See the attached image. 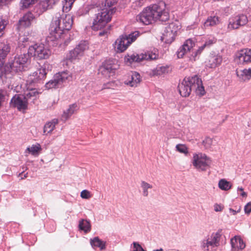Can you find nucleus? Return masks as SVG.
Masks as SVG:
<instances>
[{"mask_svg": "<svg viewBox=\"0 0 251 251\" xmlns=\"http://www.w3.org/2000/svg\"><path fill=\"white\" fill-rule=\"evenodd\" d=\"M240 195L242 197H244V198H246L247 197V193L245 192H242L240 194Z\"/></svg>", "mask_w": 251, "mask_h": 251, "instance_id": "51", "label": "nucleus"}, {"mask_svg": "<svg viewBox=\"0 0 251 251\" xmlns=\"http://www.w3.org/2000/svg\"><path fill=\"white\" fill-rule=\"evenodd\" d=\"M229 211L230 212H231L233 213V215H235V214H236L237 213V212H236V210H233V209H232L231 208L229 209Z\"/></svg>", "mask_w": 251, "mask_h": 251, "instance_id": "53", "label": "nucleus"}, {"mask_svg": "<svg viewBox=\"0 0 251 251\" xmlns=\"http://www.w3.org/2000/svg\"><path fill=\"white\" fill-rule=\"evenodd\" d=\"M158 50H153V51H149L145 53L132 54L130 55H127L125 56V60L126 62L132 63V62H140L146 60H155L158 58Z\"/></svg>", "mask_w": 251, "mask_h": 251, "instance_id": "9", "label": "nucleus"}, {"mask_svg": "<svg viewBox=\"0 0 251 251\" xmlns=\"http://www.w3.org/2000/svg\"><path fill=\"white\" fill-rule=\"evenodd\" d=\"M70 75L67 72H62L55 74L53 78L46 83L45 87L48 89L58 88L67 80Z\"/></svg>", "mask_w": 251, "mask_h": 251, "instance_id": "13", "label": "nucleus"}, {"mask_svg": "<svg viewBox=\"0 0 251 251\" xmlns=\"http://www.w3.org/2000/svg\"><path fill=\"white\" fill-rule=\"evenodd\" d=\"M117 69V65L112 63L111 61H105L99 67V74L108 78L115 74Z\"/></svg>", "mask_w": 251, "mask_h": 251, "instance_id": "15", "label": "nucleus"}, {"mask_svg": "<svg viewBox=\"0 0 251 251\" xmlns=\"http://www.w3.org/2000/svg\"><path fill=\"white\" fill-rule=\"evenodd\" d=\"M104 34V31H102V32L101 31V32H99V35L100 36H101L103 35Z\"/></svg>", "mask_w": 251, "mask_h": 251, "instance_id": "55", "label": "nucleus"}, {"mask_svg": "<svg viewBox=\"0 0 251 251\" xmlns=\"http://www.w3.org/2000/svg\"><path fill=\"white\" fill-rule=\"evenodd\" d=\"M38 75V77L34 78V81H41L46 76L47 70L45 67H42L37 70Z\"/></svg>", "mask_w": 251, "mask_h": 251, "instance_id": "35", "label": "nucleus"}, {"mask_svg": "<svg viewBox=\"0 0 251 251\" xmlns=\"http://www.w3.org/2000/svg\"><path fill=\"white\" fill-rule=\"evenodd\" d=\"M165 9V3L161 1L144 9L136 16V20L145 25L151 24L152 22L157 20L162 22L166 21L169 19V16Z\"/></svg>", "mask_w": 251, "mask_h": 251, "instance_id": "2", "label": "nucleus"}, {"mask_svg": "<svg viewBox=\"0 0 251 251\" xmlns=\"http://www.w3.org/2000/svg\"><path fill=\"white\" fill-rule=\"evenodd\" d=\"M214 210L216 212L221 211L223 209L222 206L218 204H215L214 206Z\"/></svg>", "mask_w": 251, "mask_h": 251, "instance_id": "50", "label": "nucleus"}, {"mask_svg": "<svg viewBox=\"0 0 251 251\" xmlns=\"http://www.w3.org/2000/svg\"><path fill=\"white\" fill-rule=\"evenodd\" d=\"M141 187L142 189V195L144 197L149 195V190L152 188V185L145 181L142 180L141 182Z\"/></svg>", "mask_w": 251, "mask_h": 251, "instance_id": "33", "label": "nucleus"}, {"mask_svg": "<svg viewBox=\"0 0 251 251\" xmlns=\"http://www.w3.org/2000/svg\"><path fill=\"white\" fill-rule=\"evenodd\" d=\"M28 103L25 97L21 95H15L11 100L10 104L19 110H25Z\"/></svg>", "mask_w": 251, "mask_h": 251, "instance_id": "16", "label": "nucleus"}, {"mask_svg": "<svg viewBox=\"0 0 251 251\" xmlns=\"http://www.w3.org/2000/svg\"><path fill=\"white\" fill-rule=\"evenodd\" d=\"M177 151L180 153L187 154L188 152V149L185 145L178 144L176 147Z\"/></svg>", "mask_w": 251, "mask_h": 251, "instance_id": "39", "label": "nucleus"}, {"mask_svg": "<svg viewBox=\"0 0 251 251\" xmlns=\"http://www.w3.org/2000/svg\"><path fill=\"white\" fill-rule=\"evenodd\" d=\"M180 28L178 22L170 23L166 27L162 36V40L167 44H171L175 40L177 32Z\"/></svg>", "mask_w": 251, "mask_h": 251, "instance_id": "10", "label": "nucleus"}, {"mask_svg": "<svg viewBox=\"0 0 251 251\" xmlns=\"http://www.w3.org/2000/svg\"><path fill=\"white\" fill-rule=\"evenodd\" d=\"M239 211H240V209H238L237 211H236V212H237V213L239 212Z\"/></svg>", "mask_w": 251, "mask_h": 251, "instance_id": "61", "label": "nucleus"}, {"mask_svg": "<svg viewBox=\"0 0 251 251\" xmlns=\"http://www.w3.org/2000/svg\"><path fill=\"white\" fill-rule=\"evenodd\" d=\"M140 35V33L139 31H135L127 35V38L131 44L134 42Z\"/></svg>", "mask_w": 251, "mask_h": 251, "instance_id": "37", "label": "nucleus"}, {"mask_svg": "<svg viewBox=\"0 0 251 251\" xmlns=\"http://www.w3.org/2000/svg\"><path fill=\"white\" fill-rule=\"evenodd\" d=\"M1 69L0 68V71L1 70Z\"/></svg>", "mask_w": 251, "mask_h": 251, "instance_id": "62", "label": "nucleus"}, {"mask_svg": "<svg viewBox=\"0 0 251 251\" xmlns=\"http://www.w3.org/2000/svg\"><path fill=\"white\" fill-rule=\"evenodd\" d=\"M222 57L218 54H210L206 62V66L210 68H215L220 65L222 62Z\"/></svg>", "mask_w": 251, "mask_h": 251, "instance_id": "19", "label": "nucleus"}, {"mask_svg": "<svg viewBox=\"0 0 251 251\" xmlns=\"http://www.w3.org/2000/svg\"><path fill=\"white\" fill-rule=\"evenodd\" d=\"M79 228L85 232H88L91 230V225L89 222L83 219L81 220L79 223Z\"/></svg>", "mask_w": 251, "mask_h": 251, "instance_id": "34", "label": "nucleus"}, {"mask_svg": "<svg viewBox=\"0 0 251 251\" xmlns=\"http://www.w3.org/2000/svg\"><path fill=\"white\" fill-rule=\"evenodd\" d=\"M23 173H24V172H22L21 173H20V174H19V176H22V175H23Z\"/></svg>", "mask_w": 251, "mask_h": 251, "instance_id": "60", "label": "nucleus"}, {"mask_svg": "<svg viewBox=\"0 0 251 251\" xmlns=\"http://www.w3.org/2000/svg\"><path fill=\"white\" fill-rule=\"evenodd\" d=\"M211 163V160L205 154L200 153L193 155V165L199 171H205L209 167Z\"/></svg>", "mask_w": 251, "mask_h": 251, "instance_id": "11", "label": "nucleus"}, {"mask_svg": "<svg viewBox=\"0 0 251 251\" xmlns=\"http://www.w3.org/2000/svg\"><path fill=\"white\" fill-rule=\"evenodd\" d=\"M133 250L132 251H146L138 243L133 242Z\"/></svg>", "mask_w": 251, "mask_h": 251, "instance_id": "44", "label": "nucleus"}, {"mask_svg": "<svg viewBox=\"0 0 251 251\" xmlns=\"http://www.w3.org/2000/svg\"><path fill=\"white\" fill-rule=\"evenodd\" d=\"M39 92L36 89H31L25 92L23 96L27 100L28 103H34V101L36 100Z\"/></svg>", "mask_w": 251, "mask_h": 251, "instance_id": "24", "label": "nucleus"}, {"mask_svg": "<svg viewBox=\"0 0 251 251\" xmlns=\"http://www.w3.org/2000/svg\"><path fill=\"white\" fill-rule=\"evenodd\" d=\"M212 143V139L210 137H206L203 141V144L206 148H208L210 147Z\"/></svg>", "mask_w": 251, "mask_h": 251, "instance_id": "42", "label": "nucleus"}, {"mask_svg": "<svg viewBox=\"0 0 251 251\" xmlns=\"http://www.w3.org/2000/svg\"><path fill=\"white\" fill-rule=\"evenodd\" d=\"M1 75H0V77H2V76H3L4 75L3 74V72L2 71H1Z\"/></svg>", "mask_w": 251, "mask_h": 251, "instance_id": "59", "label": "nucleus"}, {"mask_svg": "<svg viewBox=\"0 0 251 251\" xmlns=\"http://www.w3.org/2000/svg\"><path fill=\"white\" fill-rule=\"evenodd\" d=\"M38 72H35L33 73L32 75H30L29 78H28V81L30 82V83H36L40 82L41 81H34V78L36 77H38Z\"/></svg>", "mask_w": 251, "mask_h": 251, "instance_id": "41", "label": "nucleus"}, {"mask_svg": "<svg viewBox=\"0 0 251 251\" xmlns=\"http://www.w3.org/2000/svg\"><path fill=\"white\" fill-rule=\"evenodd\" d=\"M67 2L68 1L69 5H72L75 0H65Z\"/></svg>", "mask_w": 251, "mask_h": 251, "instance_id": "52", "label": "nucleus"}, {"mask_svg": "<svg viewBox=\"0 0 251 251\" xmlns=\"http://www.w3.org/2000/svg\"><path fill=\"white\" fill-rule=\"evenodd\" d=\"M29 55L34 56L38 60L47 59L51 54L49 48L42 43H36L28 48Z\"/></svg>", "mask_w": 251, "mask_h": 251, "instance_id": "7", "label": "nucleus"}, {"mask_svg": "<svg viewBox=\"0 0 251 251\" xmlns=\"http://www.w3.org/2000/svg\"><path fill=\"white\" fill-rule=\"evenodd\" d=\"M236 74L240 81H246L251 78V68L241 70H236Z\"/></svg>", "mask_w": 251, "mask_h": 251, "instance_id": "23", "label": "nucleus"}, {"mask_svg": "<svg viewBox=\"0 0 251 251\" xmlns=\"http://www.w3.org/2000/svg\"><path fill=\"white\" fill-rule=\"evenodd\" d=\"M245 213L249 214L251 213V202H248L244 207Z\"/></svg>", "mask_w": 251, "mask_h": 251, "instance_id": "46", "label": "nucleus"}, {"mask_svg": "<svg viewBox=\"0 0 251 251\" xmlns=\"http://www.w3.org/2000/svg\"><path fill=\"white\" fill-rule=\"evenodd\" d=\"M218 187L222 190L228 191L232 187V184L226 179H221L218 183Z\"/></svg>", "mask_w": 251, "mask_h": 251, "instance_id": "32", "label": "nucleus"}, {"mask_svg": "<svg viewBox=\"0 0 251 251\" xmlns=\"http://www.w3.org/2000/svg\"><path fill=\"white\" fill-rule=\"evenodd\" d=\"M237 57L242 63L251 62V49H245L240 50L237 54Z\"/></svg>", "mask_w": 251, "mask_h": 251, "instance_id": "21", "label": "nucleus"}, {"mask_svg": "<svg viewBox=\"0 0 251 251\" xmlns=\"http://www.w3.org/2000/svg\"><path fill=\"white\" fill-rule=\"evenodd\" d=\"M244 190V189L241 187H238V188H237V191H241V192H243Z\"/></svg>", "mask_w": 251, "mask_h": 251, "instance_id": "54", "label": "nucleus"}, {"mask_svg": "<svg viewBox=\"0 0 251 251\" xmlns=\"http://www.w3.org/2000/svg\"><path fill=\"white\" fill-rule=\"evenodd\" d=\"M220 23L219 18L216 16H211L207 18L204 23L205 27L215 26Z\"/></svg>", "mask_w": 251, "mask_h": 251, "instance_id": "28", "label": "nucleus"}, {"mask_svg": "<svg viewBox=\"0 0 251 251\" xmlns=\"http://www.w3.org/2000/svg\"><path fill=\"white\" fill-rule=\"evenodd\" d=\"M84 10L85 9H79L76 13V15L77 16H80L84 15V14H86L87 12V10L85 9L86 12H84Z\"/></svg>", "mask_w": 251, "mask_h": 251, "instance_id": "49", "label": "nucleus"}, {"mask_svg": "<svg viewBox=\"0 0 251 251\" xmlns=\"http://www.w3.org/2000/svg\"><path fill=\"white\" fill-rule=\"evenodd\" d=\"M69 42H70V41H69V40H66V41L65 42V43H64L65 45H67L69 44Z\"/></svg>", "mask_w": 251, "mask_h": 251, "instance_id": "57", "label": "nucleus"}, {"mask_svg": "<svg viewBox=\"0 0 251 251\" xmlns=\"http://www.w3.org/2000/svg\"><path fill=\"white\" fill-rule=\"evenodd\" d=\"M140 80L139 74L137 72H134L131 75V79L127 82L126 84L131 87H136L137 84L140 82Z\"/></svg>", "mask_w": 251, "mask_h": 251, "instance_id": "31", "label": "nucleus"}, {"mask_svg": "<svg viewBox=\"0 0 251 251\" xmlns=\"http://www.w3.org/2000/svg\"><path fill=\"white\" fill-rule=\"evenodd\" d=\"M178 90L180 95L184 97L189 96L192 91H194L197 95L201 96L205 93L202 81L197 75L185 77L178 84Z\"/></svg>", "mask_w": 251, "mask_h": 251, "instance_id": "4", "label": "nucleus"}, {"mask_svg": "<svg viewBox=\"0 0 251 251\" xmlns=\"http://www.w3.org/2000/svg\"><path fill=\"white\" fill-rule=\"evenodd\" d=\"M195 42L191 39L187 40L183 45L178 50L176 54L177 57L182 58L185 54L190 53L191 51L192 53L190 56H188L190 60L191 61H196L199 58V55L203 50V47H199V49L195 50L194 47L195 46Z\"/></svg>", "mask_w": 251, "mask_h": 251, "instance_id": "6", "label": "nucleus"}, {"mask_svg": "<svg viewBox=\"0 0 251 251\" xmlns=\"http://www.w3.org/2000/svg\"><path fill=\"white\" fill-rule=\"evenodd\" d=\"M89 48L88 43L86 41H81L73 50L66 54L63 60V65L67 61L70 62L75 59H79L84 54V52Z\"/></svg>", "mask_w": 251, "mask_h": 251, "instance_id": "8", "label": "nucleus"}, {"mask_svg": "<svg viewBox=\"0 0 251 251\" xmlns=\"http://www.w3.org/2000/svg\"><path fill=\"white\" fill-rule=\"evenodd\" d=\"M58 123L57 119H53L51 121L47 123L44 126V133L47 134L51 132L54 129L55 125Z\"/></svg>", "mask_w": 251, "mask_h": 251, "instance_id": "26", "label": "nucleus"}, {"mask_svg": "<svg viewBox=\"0 0 251 251\" xmlns=\"http://www.w3.org/2000/svg\"><path fill=\"white\" fill-rule=\"evenodd\" d=\"M221 234L219 232L212 233L207 239L203 240L201 242V248L203 251H211L215 247L219 245Z\"/></svg>", "mask_w": 251, "mask_h": 251, "instance_id": "12", "label": "nucleus"}, {"mask_svg": "<svg viewBox=\"0 0 251 251\" xmlns=\"http://www.w3.org/2000/svg\"><path fill=\"white\" fill-rule=\"evenodd\" d=\"M232 251H240L245 248V244L243 240L238 236H235L230 240Z\"/></svg>", "mask_w": 251, "mask_h": 251, "instance_id": "20", "label": "nucleus"}, {"mask_svg": "<svg viewBox=\"0 0 251 251\" xmlns=\"http://www.w3.org/2000/svg\"><path fill=\"white\" fill-rule=\"evenodd\" d=\"M37 0H21L20 4L22 8H26L33 4Z\"/></svg>", "mask_w": 251, "mask_h": 251, "instance_id": "38", "label": "nucleus"}, {"mask_svg": "<svg viewBox=\"0 0 251 251\" xmlns=\"http://www.w3.org/2000/svg\"><path fill=\"white\" fill-rule=\"evenodd\" d=\"M216 40L214 38L208 39L206 41L204 44L202 45L201 47H203V49L206 47H209L213 43H215Z\"/></svg>", "mask_w": 251, "mask_h": 251, "instance_id": "45", "label": "nucleus"}, {"mask_svg": "<svg viewBox=\"0 0 251 251\" xmlns=\"http://www.w3.org/2000/svg\"><path fill=\"white\" fill-rule=\"evenodd\" d=\"M10 47L4 43H0V68L1 69L4 64V59L10 52Z\"/></svg>", "mask_w": 251, "mask_h": 251, "instance_id": "22", "label": "nucleus"}, {"mask_svg": "<svg viewBox=\"0 0 251 251\" xmlns=\"http://www.w3.org/2000/svg\"><path fill=\"white\" fill-rule=\"evenodd\" d=\"M7 24V23L5 19L0 17V37L3 34V30Z\"/></svg>", "mask_w": 251, "mask_h": 251, "instance_id": "40", "label": "nucleus"}, {"mask_svg": "<svg viewBox=\"0 0 251 251\" xmlns=\"http://www.w3.org/2000/svg\"><path fill=\"white\" fill-rule=\"evenodd\" d=\"M115 48L119 52H123L130 45V42L128 40L126 35H123L117 39L115 43Z\"/></svg>", "mask_w": 251, "mask_h": 251, "instance_id": "17", "label": "nucleus"}, {"mask_svg": "<svg viewBox=\"0 0 251 251\" xmlns=\"http://www.w3.org/2000/svg\"><path fill=\"white\" fill-rule=\"evenodd\" d=\"M40 150H41V148L39 144L33 145L31 147L26 149V151L33 155H38Z\"/></svg>", "mask_w": 251, "mask_h": 251, "instance_id": "36", "label": "nucleus"}, {"mask_svg": "<svg viewBox=\"0 0 251 251\" xmlns=\"http://www.w3.org/2000/svg\"><path fill=\"white\" fill-rule=\"evenodd\" d=\"M34 18V16L31 12H27L25 14L22 18L19 21L17 25L18 29L20 30L22 28L29 27Z\"/></svg>", "mask_w": 251, "mask_h": 251, "instance_id": "18", "label": "nucleus"}, {"mask_svg": "<svg viewBox=\"0 0 251 251\" xmlns=\"http://www.w3.org/2000/svg\"><path fill=\"white\" fill-rule=\"evenodd\" d=\"M248 22V19L246 15L239 14L229 18L227 28L229 30L236 29L240 26L246 25Z\"/></svg>", "mask_w": 251, "mask_h": 251, "instance_id": "14", "label": "nucleus"}, {"mask_svg": "<svg viewBox=\"0 0 251 251\" xmlns=\"http://www.w3.org/2000/svg\"><path fill=\"white\" fill-rule=\"evenodd\" d=\"M117 0H97L96 4L101 9L98 10L93 17L91 28L94 30L103 28L111 21L113 9L109 8L112 6Z\"/></svg>", "mask_w": 251, "mask_h": 251, "instance_id": "3", "label": "nucleus"}, {"mask_svg": "<svg viewBox=\"0 0 251 251\" xmlns=\"http://www.w3.org/2000/svg\"><path fill=\"white\" fill-rule=\"evenodd\" d=\"M6 92L3 90H0V106H1L2 101L4 99V96L5 95Z\"/></svg>", "mask_w": 251, "mask_h": 251, "instance_id": "48", "label": "nucleus"}, {"mask_svg": "<svg viewBox=\"0 0 251 251\" xmlns=\"http://www.w3.org/2000/svg\"><path fill=\"white\" fill-rule=\"evenodd\" d=\"M77 108L76 103H73L69 106V107L64 111L62 115V120L66 121L76 111Z\"/></svg>", "mask_w": 251, "mask_h": 251, "instance_id": "25", "label": "nucleus"}, {"mask_svg": "<svg viewBox=\"0 0 251 251\" xmlns=\"http://www.w3.org/2000/svg\"><path fill=\"white\" fill-rule=\"evenodd\" d=\"M114 86V82L113 81L109 82L106 83H104L103 85L102 89H110L112 88Z\"/></svg>", "mask_w": 251, "mask_h": 251, "instance_id": "47", "label": "nucleus"}, {"mask_svg": "<svg viewBox=\"0 0 251 251\" xmlns=\"http://www.w3.org/2000/svg\"><path fill=\"white\" fill-rule=\"evenodd\" d=\"M91 246L94 248H99L101 250L105 248V242L100 239L98 237H95L90 240Z\"/></svg>", "mask_w": 251, "mask_h": 251, "instance_id": "27", "label": "nucleus"}, {"mask_svg": "<svg viewBox=\"0 0 251 251\" xmlns=\"http://www.w3.org/2000/svg\"><path fill=\"white\" fill-rule=\"evenodd\" d=\"M80 196L83 199H88L91 197L89 191L87 190H83L81 191Z\"/></svg>", "mask_w": 251, "mask_h": 251, "instance_id": "43", "label": "nucleus"}, {"mask_svg": "<svg viewBox=\"0 0 251 251\" xmlns=\"http://www.w3.org/2000/svg\"><path fill=\"white\" fill-rule=\"evenodd\" d=\"M59 0H44L40 2V6L44 11H45L51 8L52 6L59 1Z\"/></svg>", "mask_w": 251, "mask_h": 251, "instance_id": "29", "label": "nucleus"}, {"mask_svg": "<svg viewBox=\"0 0 251 251\" xmlns=\"http://www.w3.org/2000/svg\"><path fill=\"white\" fill-rule=\"evenodd\" d=\"M70 15H66L62 19L59 13L56 14L53 18L50 27V34L54 37L55 39L61 38L65 31L70 30L73 25V18Z\"/></svg>", "mask_w": 251, "mask_h": 251, "instance_id": "5", "label": "nucleus"}, {"mask_svg": "<svg viewBox=\"0 0 251 251\" xmlns=\"http://www.w3.org/2000/svg\"><path fill=\"white\" fill-rule=\"evenodd\" d=\"M169 67L168 66H158L152 70L153 75H160L168 73Z\"/></svg>", "mask_w": 251, "mask_h": 251, "instance_id": "30", "label": "nucleus"}, {"mask_svg": "<svg viewBox=\"0 0 251 251\" xmlns=\"http://www.w3.org/2000/svg\"><path fill=\"white\" fill-rule=\"evenodd\" d=\"M27 173H26V174H25L24 175V176H23H23H22V179H24V178H26V177H27Z\"/></svg>", "mask_w": 251, "mask_h": 251, "instance_id": "56", "label": "nucleus"}, {"mask_svg": "<svg viewBox=\"0 0 251 251\" xmlns=\"http://www.w3.org/2000/svg\"><path fill=\"white\" fill-rule=\"evenodd\" d=\"M163 251L162 249H160L159 250H153V251Z\"/></svg>", "mask_w": 251, "mask_h": 251, "instance_id": "58", "label": "nucleus"}, {"mask_svg": "<svg viewBox=\"0 0 251 251\" xmlns=\"http://www.w3.org/2000/svg\"><path fill=\"white\" fill-rule=\"evenodd\" d=\"M29 44V38L26 36H20L18 39V46L16 48L17 54L11 57L8 65L4 67L5 77H10V75L21 72L25 64L29 59V55L25 50Z\"/></svg>", "mask_w": 251, "mask_h": 251, "instance_id": "1", "label": "nucleus"}]
</instances>
